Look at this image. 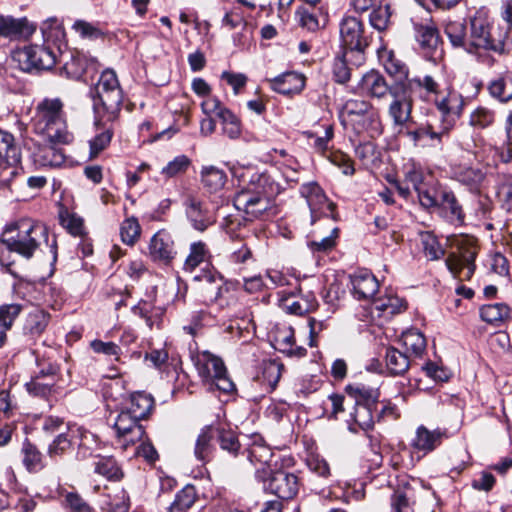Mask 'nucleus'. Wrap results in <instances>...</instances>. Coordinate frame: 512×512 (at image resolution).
<instances>
[{
  "mask_svg": "<svg viewBox=\"0 0 512 512\" xmlns=\"http://www.w3.org/2000/svg\"><path fill=\"white\" fill-rule=\"evenodd\" d=\"M191 165V160L186 155L176 156L173 160L169 161L166 166L161 170V174L170 179L184 174Z\"/></svg>",
  "mask_w": 512,
  "mask_h": 512,
  "instance_id": "59",
  "label": "nucleus"
},
{
  "mask_svg": "<svg viewBox=\"0 0 512 512\" xmlns=\"http://www.w3.org/2000/svg\"><path fill=\"white\" fill-rule=\"evenodd\" d=\"M391 16L389 5L378 6L370 13V24L378 31L385 30Z\"/></svg>",
  "mask_w": 512,
  "mask_h": 512,
  "instance_id": "63",
  "label": "nucleus"
},
{
  "mask_svg": "<svg viewBox=\"0 0 512 512\" xmlns=\"http://www.w3.org/2000/svg\"><path fill=\"white\" fill-rule=\"evenodd\" d=\"M62 505L68 512H91L94 509L78 492L63 491Z\"/></svg>",
  "mask_w": 512,
  "mask_h": 512,
  "instance_id": "54",
  "label": "nucleus"
},
{
  "mask_svg": "<svg viewBox=\"0 0 512 512\" xmlns=\"http://www.w3.org/2000/svg\"><path fill=\"white\" fill-rule=\"evenodd\" d=\"M446 437V430L439 428L435 430H429L425 426L421 425L416 430L415 437L411 442V446L413 449L427 454L440 446L443 439Z\"/></svg>",
  "mask_w": 512,
  "mask_h": 512,
  "instance_id": "23",
  "label": "nucleus"
},
{
  "mask_svg": "<svg viewBox=\"0 0 512 512\" xmlns=\"http://www.w3.org/2000/svg\"><path fill=\"white\" fill-rule=\"evenodd\" d=\"M196 368L205 383L214 385L224 393H231L236 390L235 384L227 374L224 362L212 353L205 351L199 354Z\"/></svg>",
  "mask_w": 512,
  "mask_h": 512,
  "instance_id": "9",
  "label": "nucleus"
},
{
  "mask_svg": "<svg viewBox=\"0 0 512 512\" xmlns=\"http://www.w3.org/2000/svg\"><path fill=\"white\" fill-rule=\"evenodd\" d=\"M272 90L284 94H295L302 91L305 86V78L296 72H285L269 80Z\"/></svg>",
  "mask_w": 512,
  "mask_h": 512,
  "instance_id": "28",
  "label": "nucleus"
},
{
  "mask_svg": "<svg viewBox=\"0 0 512 512\" xmlns=\"http://www.w3.org/2000/svg\"><path fill=\"white\" fill-rule=\"evenodd\" d=\"M34 27L29 25L27 19H14L12 17L0 16V35L6 37L31 35Z\"/></svg>",
  "mask_w": 512,
  "mask_h": 512,
  "instance_id": "36",
  "label": "nucleus"
},
{
  "mask_svg": "<svg viewBox=\"0 0 512 512\" xmlns=\"http://www.w3.org/2000/svg\"><path fill=\"white\" fill-rule=\"evenodd\" d=\"M301 195L306 198L310 207L312 218L318 211H322L325 207L331 213L334 212L336 205L329 201L323 189L315 182L304 184L301 187Z\"/></svg>",
  "mask_w": 512,
  "mask_h": 512,
  "instance_id": "24",
  "label": "nucleus"
},
{
  "mask_svg": "<svg viewBox=\"0 0 512 512\" xmlns=\"http://www.w3.org/2000/svg\"><path fill=\"white\" fill-rule=\"evenodd\" d=\"M66 56L62 53L60 54L61 59ZM68 56L69 59L64 60L63 71L71 79L81 80L90 70H97V61L88 58L82 53L70 52Z\"/></svg>",
  "mask_w": 512,
  "mask_h": 512,
  "instance_id": "21",
  "label": "nucleus"
},
{
  "mask_svg": "<svg viewBox=\"0 0 512 512\" xmlns=\"http://www.w3.org/2000/svg\"><path fill=\"white\" fill-rule=\"evenodd\" d=\"M204 114L215 116L220 120L223 134L230 139H237L241 135L240 119L227 109L216 97H208L201 103Z\"/></svg>",
  "mask_w": 512,
  "mask_h": 512,
  "instance_id": "15",
  "label": "nucleus"
},
{
  "mask_svg": "<svg viewBox=\"0 0 512 512\" xmlns=\"http://www.w3.org/2000/svg\"><path fill=\"white\" fill-rule=\"evenodd\" d=\"M280 306L289 314L301 316L314 311L318 306V302L315 295L312 292H308L299 297L292 294L283 296L280 299Z\"/></svg>",
  "mask_w": 512,
  "mask_h": 512,
  "instance_id": "27",
  "label": "nucleus"
},
{
  "mask_svg": "<svg viewBox=\"0 0 512 512\" xmlns=\"http://www.w3.org/2000/svg\"><path fill=\"white\" fill-rule=\"evenodd\" d=\"M184 206L186 217L194 230L203 233L215 224V213L200 199L191 195L187 196Z\"/></svg>",
  "mask_w": 512,
  "mask_h": 512,
  "instance_id": "17",
  "label": "nucleus"
},
{
  "mask_svg": "<svg viewBox=\"0 0 512 512\" xmlns=\"http://www.w3.org/2000/svg\"><path fill=\"white\" fill-rule=\"evenodd\" d=\"M423 489V483L416 479L403 483L390 497V512H415L416 503Z\"/></svg>",
  "mask_w": 512,
  "mask_h": 512,
  "instance_id": "16",
  "label": "nucleus"
},
{
  "mask_svg": "<svg viewBox=\"0 0 512 512\" xmlns=\"http://www.w3.org/2000/svg\"><path fill=\"white\" fill-rule=\"evenodd\" d=\"M435 93L437 91V82L430 75H425L423 80H413L406 86L402 84H392L390 95L393 100L388 107V115L393 120L394 126L400 127V131L406 125H412L413 97L418 95L422 97V92Z\"/></svg>",
  "mask_w": 512,
  "mask_h": 512,
  "instance_id": "4",
  "label": "nucleus"
},
{
  "mask_svg": "<svg viewBox=\"0 0 512 512\" xmlns=\"http://www.w3.org/2000/svg\"><path fill=\"white\" fill-rule=\"evenodd\" d=\"M75 431L66 427L64 432H60L49 444L47 453L51 458L61 457L66 454L73 445Z\"/></svg>",
  "mask_w": 512,
  "mask_h": 512,
  "instance_id": "47",
  "label": "nucleus"
},
{
  "mask_svg": "<svg viewBox=\"0 0 512 512\" xmlns=\"http://www.w3.org/2000/svg\"><path fill=\"white\" fill-rule=\"evenodd\" d=\"M41 241H48L47 227L30 219H22L5 229L0 245L10 252L30 259Z\"/></svg>",
  "mask_w": 512,
  "mask_h": 512,
  "instance_id": "5",
  "label": "nucleus"
},
{
  "mask_svg": "<svg viewBox=\"0 0 512 512\" xmlns=\"http://www.w3.org/2000/svg\"><path fill=\"white\" fill-rule=\"evenodd\" d=\"M34 129L50 143L68 144L72 135L67 131L63 102L59 98H45L38 103L33 118Z\"/></svg>",
  "mask_w": 512,
  "mask_h": 512,
  "instance_id": "6",
  "label": "nucleus"
},
{
  "mask_svg": "<svg viewBox=\"0 0 512 512\" xmlns=\"http://www.w3.org/2000/svg\"><path fill=\"white\" fill-rule=\"evenodd\" d=\"M441 216L450 223H462L464 213L455 194L446 189L439 190V202L437 207Z\"/></svg>",
  "mask_w": 512,
  "mask_h": 512,
  "instance_id": "26",
  "label": "nucleus"
},
{
  "mask_svg": "<svg viewBox=\"0 0 512 512\" xmlns=\"http://www.w3.org/2000/svg\"><path fill=\"white\" fill-rule=\"evenodd\" d=\"M23 464L29 472H38L45 467L43 455L28 439L22 444Z\"/></svg>",
  "mask_w": 512,
  "mask_h": 512,
  "instance_id": "46",
  "label": "nucleus"
},
{
  "mask_svg": "<svg viewBox=\"0 0 512 512\" xmlns=\"http://www.w3.org/2000/svg\"><path fill=\"white\" fill-rule=\"evenodd\" d=\"M295 332L291 326L278 328L274 336L275 348L289 357L302 358L307 354L306 348L295 345Z\"/></svg>",
  "mask_w": 512,
  "mask_h": 512,
  "instance_id": "25",
  "label": "nucleus"
},
{
  "mask_svg": "<svg viewBox=\"0 0 512 512\" xmlns=\"http://www.w3.org/2000/svg\"><path fill=\"white\" fill-rule=\"evenodd\" d=\"M371 106V103L360 100V99H350L345 102L343 106V112L349 118V121L352 123L355 118L362 116Z\"/></svg>",
  "mask_w": 512,
  "mask_h": 512,
  "instance_id": "64",
  "label": "nucleus"
},
{
  "mask_svg": "<svg viewBox=\"0 0 512 512\" xmlns=\"http://www.w3.org/2000/svg\"><path fill=\"white\" fill-rule=\"evenodd\" d=\"M420 241L423 252L429 260H438L445 254V250L439 244L437 237L430 231L420 233Z\"/></svg>",
  "mask_w": 512,
  "mask_h": 512,
  "instance_id": "53",
  "label": "nucleus"
},
{
  "mask_svg": "<svg viewBox=\"0 0 512 512\" xmlns=\"http://www.w3.org/2000/svg\"><path fill=\"white\" fill-rule=\"evenodd\" d=\"M95 472L109 480L118 481L123 477V472L115 459L105 457L95 463Z\"/></svg>",
  "mask_w": 512,
  "mask_h": 512,
  "instance_id": "58",
  "label": "nucleus"
},
{
  "mask_svg": "<svg viewBox=\"0 0 512 512\" xmlns=\"http://www.w3.org/2000/svg\"><path fill=\"white\" fill-rule=\"evenodd\" d=\"M385 360L388 371L394 376L404 375L410 366L408 355L394 347L386 349Z\"/></svg>",
  "mask_w": 512,
  "mask_h": 512,
  "instance_id": "43",
  "label": "nucleus"
},
{
  "mask_svg": "<svg viewBox=\"0 0 512 512\" xmlns=\"http://www.w3.org/2000/svg\"><path fill=\"white\" fill-rule=\"evenodd\" d=\"M177 256L175 240L166 229L158 230L148 244V257L152 262L169 266Z\"/></svg>",
  "mask_w": 512,
  "mask_h": 512,
  "instance_id": "14",
  "label": "nucleus"
},
{
  "mask_svg": "<svg viewBox=\"0 0 512 512\" xmlns=\"http://www.w3.org/2000/svg\"><path fill=\"white\" fill-rule=\"evenodd\" d=\"M226 181V173L218 167L204 166L201 170V182L209 192L221 190Z\"/></svg>",
  "mask_w": 512,
  "mask_h": 512,
  "instance_id": "44",
  "label": "nucleus"
},
{
  "mask_svg": "<svg viewBox=\"0 0 512 512\" xmlns=\"http://www.w3.org/2000/svg\"><path fill=\"white\" fill-rule=\"evenodd\" d=\"M93 101L94 125L97 133L90 140V156L96 157L110 144L114 130L112 123L118 118L123 103V91L114 70H104L90 90Z\"/></svg>",
  "mask_w": 512,
  "mask_h": 512,
  "instance_id": "1",
  "label": "nucleus"
},
{
  "mask_svg": "<svg viewBox=\"0 0 512 512\" xmlns=\"http://www.w3.org/2000/svg\"><path fill=\"white\" fill-rule=\"evenodd\" d=\"M43 147L37 154V162L43 166L59 167L65 162V154L53 144Z\"/></svg>",
  "mask_w": 512,
  "mask_h": 512,
  "instance_id": "55",
  "label": "nucleus"
},
{
  "mask_svg": "<svg viewBox=\"0 0 512 512\" xmlns=\"http://www.w3.org/2000/svg\"><path fill=\"white\" fill-rule=\"evenodd\" d=\"M210 257L208 246L203 241H195L190 244L189 253L184 261L183 269L193 272L198 266Z\"/></svg>",
  "mask_w": 512,
  "mask_h": 512,
  "instance_id": "41",
  "label": "nucleus"
},
{
  "mask_svg": "<svg viewBox=\"0 0 512 512\" xmlns=\"http://www.w3.org/2000/svg\"><path fill=\"white\" fill-rule=\"evenodd\" d=\"M354 297L358 300H370L378 291L376 277L366 269H360L350 276Z\"/></svg>",
  "mask_w": 512,
  "mask_h": 512,
  "instance_id": "22",
  "label": "nucleus"
},
{
  "mask_svg": "<svg viewBox=\"0 0 512 512\" xmlns=\"http://www.w3.org/2000/svg\"><path fill=\"white\" fill-rule=\"evenodd\" d=\"M510 315V308L505 303L483 305L480 308L481 319L489 324L498 325L504 322Z\"/></svg>",
  "mask_w": 512,
  "mask_h": 512,
  "instance_id": "49",
  "label": "nucleus"
},
{
  "mask_svg": "<svg viewBox=\"0 0 512 512\" xmlns=\"http://www.w3.org/2000/svg\"><path fill=\"white\" fill-rule=\"evenodd\" d=\"M414 38L421 51L432 56L441 44L439 30L433 21L413 23Z\"/></svg>",
  "mask_w": 512,
  "mask_h": 512,
  "instance_id": "18",
  "label": "nucleus"
},
{
  "mask_svg": "<svg viewBox=\"0 0 512 512\" xmlns=\"http://www.w3.org/2000/svg\"><path fill=\"white\" fill-rule=\"evenodd\" d=\"M476 252L465 250L461 255L451 253L446 258V266L449 271L460 280H469L475 271Z\"/></svg>",
  "mask_w": 512,
  "mask_h": 512,
  "instance_id": "20",
  "label": "nucleus"
},
{
  "mask_svg": "<svg viewBox=\"0 0 512 512\" xmlns=\"http://www.w3.org/2000/svg\"><path fill=\"white\" fill-rule=\"evenodd\" d=\"M197 498L196 488L193 485H186L177 492L168 512H191Z\"/></svg>",
  "mask_w": 512,
  "mask_h": 512,
  "instance_id": "42",
  "label": "nucleus"
},
{
  "mask_svg": "<svg viewBox=\"0 0 512 512\" xmlns=\"http://www.w3.org/2000/svg\"><path fill=\"white\" fill-rule=\"evenodd\" d=\"M373 309L378 312L379 317L390 318L406 309V303L396 295H386L373 299Z\"/></svg>",
  "mask_w": 512,
  "mask_h": 512,
  "instance_id": "34",
  "label": "nucleus"
},
{
  "mask_svg": "<svg viewBox=\"0 0 512 512\" xmlns=\"http://www.w3.org/2000/svg\"><path fill=\"white\" fill-rule=\"evenodd\" d=\"M486 176V171L480 167L459 165L452 169V178L476 195L481 193Z\"/></svg>",
  "mask_w": 512,
  "mask_h": 512,
  "instance_id": "19",
  "label": "nucleus"
},
{
  "mask_svg": "<svg viewBox=\"0 0 512 512\" xmlns=\"http://www.w3.org/2000/svg\"><path fill=\"white\" fill-rule=\"evenodd\" d=\"M469 28L468 54L478 51L493 52L499 56L508 54V31L495 28L488 12L480 9L467 19Z\"/></svg>",
  "mask_w": 512,
  "mask_h": 512,
  "instance_id": "3",
  "label": "nucleus"
},
{
  "mask_svg": "<svg viewBox=\"0 0 512 512\" xmlns=\"http://www.w3.org/2000/svg\"><path fill=\"white\" fill-rule=\"evenodd\" d=\"M352 125L357 133L367 132L370 137L380 135L383 130L379 111L373 106H371L362 116L355 118Z\"/></svg>",
  "mask_w": 512,
  "mask_h": 512,
  "instance_id": "32",
  "label": "nucleus"
},
{
  "mask_svg": "<svg viewBox=\"0 0 512 512\" xmlns=\"http://www.w3.org/2000/svg\"><path fill=\"white\" fill-rule=\"evenodd\" d=\"M240 189L234 196V206L243 211L246 220L253 221L271 207V202L282 190L271 175L258 173L253 168H239L233 171Z\"/></svg>",
  "mask_w": 512,
  "mask_h": 512,
  "instance_id": "2",
  "label": "nucleus"
},
{
  "mask_svg": "<svg viewBox=\"0 0 512 512\" xmlns=\"http://www.w3.org/2000/svg\"><path fill=\"white\" fill-rule=\"evenodd\" d=\"M425 100H433L437 109L444 118V130L449 131L455 120L460 117L464 107V99L462 95L454 90H449L445 95H441L439 84L437 83V91L435 93L422 92Z\"/></svg>",
  "mask_w": 512,
  "mask_h": 512,
  "instance_id": "11",
  "label": "nucleus"
},
{
  "mask_svg": "<svg viewBox=\"0 0 512 512\" xmlns=\"http://www.w3.org/2000/svg\"><path fill=\"white\" fill-rule=\"evenodd\" d=\"M361 86L363 90L376 98H382L387 93L390 94L391 90V85L389 86L385 78L374 70H371L362 77Z\"/></svg>",
  "mask_w": 512,
  "mask_h": 512,
  "instance_id": "39",
  "label": "nucleus"
},
{
  "mask_svg": "<svg viewBox=\"0 0 512 512\" xmlns=\"http://www.w3.org/2000/svg\"><path fill=\"white\" fill-rule=\"evenodd\" d=\"M194 281L199 282L198 293L204 304L220 303L221 306L223 305V296L229 291V288L219 273L203 270L201 274L194 276Z\"/></svg>",
  "mask_w": 512,
  "mask_h": 512,
  "instance_id": "13",
  "label": "nucleus"
},
{
  "mask_svg": "<svg viewBox=\"0 0 512 512\" xmlns=\"http://www.w3.org/2000/svg\"><path fill=\"white\" fill-rule=\"evenodd\" d=\"M351 58L350 53H346L345 51L335 58L333 63V75L336 82L344 84L350 80L351 71L347 62L350 61Z\"/></svg>",
  "mask_w": 512,
  "mask_h": 512,
  "instance_id": "60",
  "label": "nucleus"
},
{
  "mask_svg": "<svg viewBox=\"0 0 512 512\" xmlns=\"http://www.w3.org/2000/svg\"><path fill=\"white\" fill-rule=\"evenodd\" d=\"M412 125L404 126L405 131L402 129L401 133H404L415 145L419 144L425 137H429L431 140H441V136L448 131H445L444 128L442 131L438 132L433 129V127L429 124L420 125L416 128H411Z\"/></svg>",
  "mask_w": 512,
  "mask_h": 512,
  "instance_id": "51",
  "label": "nucleus"
},
{
  "mask_svg": "<svg viewBox=\"0 0 512 512\" xmlns=\"http://www.w3.org/2000/svg\"><path fill=\"white\" fill-rule=\"evenodd\" d=\"M377 407L354 404V412L351 414L355 424L362 430L368 431L373 428L376 415H374Z\"/></svg>",
  "mask_w": 512,
  "mask_h": 512,
  "instance_id": "52",
  "label": "nucleus"
},
{
  "mask_svg": "<svg viewBox=\"0 0 512 512\" xmlns=\"http://www.w3.org/2000/svg\"><path fill=\"white\" fill-rule=\"evenodd\" d=\"M0 160L11 167L21 162L20 148L15 145L13 135L2 130H0Z\"/></svg>",
  "mask_w": 512,
  "mask_h": 512,
  "instance_id": "38",
  "label": "nucleus"
},
{
  "mask_svg": "<svg viewBox=\"0 0 512 512\" xmlns=\"http://www.w3.org/2000/svg\"><path fill=\"white\" fill-rule=\"evenodd\" d=\"M22 310L23 306L19 303L0 305V331H4L6 334L12 328Z\"/></svg>",
  "mask_w": 512,
  "mask_h": 512,
  "instance_id": "57",
  "label": "nucleus"
},
{
  "mask_svg": "<svg viewBox=\"0 0 512 512\" xmlns=\"http://www.w3.org/2000/svg\"><path fill=\"white\" fill-rule=\"evenodd\" d=\"M141 227L135 217L127 218L120 228L121 239L127 245H133L140 237Z\"/></svg>",
  "mask_w": 512,
  "mask_h": 512,
  "instance_id": "61",
  "label": "nucleus"
},
{
  "mask_svg": "<svg viewBox=\"0 0 512 512\" xmlns=\"http://www.w3.org/2000/svg\"><path fill=\"white\" fill-rule=\"evenodd\" d=\"M59 48L49 44H31L17 48L12 52V59L24 72L49 70L58 61Z\"/></svg>",
  "mask_w": 512,
  "mask_h": 512,
  "instance_id": "8",
  "label": "nucleus"
},
{
  "mask_svg": "<svg viewBox=\"0 0 512 512\" xmlns=\"http://www.w3.org/2000/svg\"><path fill=\"white\" fill-rule=\"evenodd\" d=\"M248 460L253 464H259L261 467L257 470L262 471L269 464L273 453L270 447L265 443L263 437L259 434L251 436V443L247 449Z\"/></svg>",
  "mask_w": 512,
  "mask_h": 512,
  "instance_id": "29",
  "label": "nucleus"
},
{
  "mask_svg": "<svg viewBox=\"0 0 512 512\" xmlns=\"http://www.w3.org/2000/svg\"><path fill=\"white\" fill-rule=\"evenodd\" d=\"M130 508L129 496L121 489L114 495L108 494L100 505V512H128Z\"/></svg>",
  "mask_w": 512,
  "mask_h": 512,
  "instance_id": "50",
  "label": "nucleus"
},
{
  "mask_svg": "<svg viewBox=\"0 0 512 512\" xmlns=\"http://www.w3.org/2000/svg\"><path fill=\"white\" fill-rule=\"evenodd\" d=\"M346 392L355 399V404L377 407L379 405V391L364 384L348 385Z\"/></svg>",
  "mask_w": 512,
  "mask_h": 512,
  "instance_id": "40",
  "label": "nucleus"
},
{
  "mask_svg": "<svg viewBox=\"0 0 512 512\" xmlns=\"http://www.w3.org/2000/svg\"><path fill=\"white\" fill-rule=\"evenodd\" d=\"M341 48L350 53V62L360 66L365 62V54L372 42V33L366 30L363 22L354 16H345L339 23Z\"/></svg>",
  "mask_w": 512,
  "mask_h": 512,
  "instance_id": "7",
  "label": "nucleus"
},
{
  "mask_svg": "<svg viewBox=\"0 0 512 512\" xmlns=\"http://www.w3.org/2000/svg\"><path fill=\"white\" fill-rule=\"evenodd\" d=\"M489 95L501 103L512 100V75L502 73L491 79L487 85Z\"/></svg>",
  "mask_w": 512,
  "mask_h": 512,
  "instance_id": "33",
  "label": "nucleus"
},
{
  "mask_svg": "<svg viewBox=\"0 0 512 512\" xmlns=\"http://www.w3.org/2000/svg\"><path fill=\"white\" fill-rule=\"evenodd\" d=\"M216 436L222 450L227 451L233 456L238 455L241 444L236 432L231 429L216 428Z\"/></svg>",
  "mask_w": 512,
  "mask_h": 512,
  "instance_id": "56",
  "label": "nucleus"
},
{
  "mask_svg": "<svg viewBox=\"0 0 512 512\" xmlns=\"http://www.w3.org/2000/svg\"><path fill=\"white\" fill-rule=\"evenodd\" d=\"M216 437V428L212 425L205 426L197 437L194 455L201 462L209 461L213 451L212 441Z\"/></svg>",
  "mask_w": 512,
  "mask_h": 512,
  "instance_id": "37",
  "label": "nucleus"
},
{
  "mask_svg": "<svg viewBox=\"0 0 512 512\" xmlns=\"http://www.w3.org/2000/svg\"><path fill=\"white\" fill-rule=\"evenodd\" d=\"M256 475L264 481L265 489L280 499L289 500L298 493L299 482L298 477L294 473L284 469H277L268 474L263 469L262 471L257 470Z\"/></svg>",
  "mask_w": 512,
  "mask_h": 512,
  "instance_id": "10",
  "label": "nucleus"
},
{
  "mask_svg": "<svg viewBox=\"0 0 512 512\" xmlns=\"http://www.w3.org/2000/svg\"><path fill=\"white\" fill-rule=\"evenodd\" d=\"M49 323V314L40 309H34L29 312L25 324L24 332L32 337L40 336Z\"/></svg>",
  "mask_w": 512,
  "mask_h": 512,
  "instance_id": "45",
  "label": "nucleus"
},
{
  "mask_svg": "<svg viewBox=\"0 0 512 512\" xmlns=\"http://www.w3.org/2000/svg\"><path fill=\"white\" fill-rule=\"evenodd\" d=\"M154 398L145 392H134L124 409L140 421L147 419L154 409Z\"/></svg>",
  "mask_w": 512,
  "mask_h": 512,
  "instance_id": "30",
  "label": "nucleus"
},
{
  "mask_svg": "<svg viewBox=\"0 0 512 512\" xmlns=\"http://www.w3.org/2000/svg\"><path fill=\"white\" fill-rule=\"evenodd\" d=\"M494 112L485 107H478L471 115L469 123L474 128L485 129L494 122Z\"/></svg>",
  "mask_w": 512,
  "mask_h": 512,
  "instance_id": "62",
  "label": "nucleus"
},
{
  "mask_svg": "<svg viewBox=\"0 0 512 512\" xmlns=\"http://www.w3.org/2000/svg\"><path fill=\"white\" fill-rule=\"evenodd\" d=\"M400 341L408 352L415 357H421L426 350V339L417 329H410L402 333Z\"/></svg>",
  "mask_w": 512,
  "mask_h": 512,
  "instance_id": "48",
  "label": "nucleus"
},
{
  "mask_svg": "<svg viewBox=\"0 0 512 512\" xmlns=\"http://www.w3.org/2000/svg\"><path fill=\"white\" fill-rule=\"evenodd\" d=\"M112 427L118 443L124 449L136 444L146 436L145 427L141 424V421L125 409L118 413Z\"/></svg>",
  "mask_w": 512,
  "mask_h": 512,
  "instance_id": "12",
  "label": "nucleus"
},
{
  "mask_svg": "<svg viewBox=\"0 0 512 512\" xmlns=\"http://www.w3.org/2000/svg\"><path fill=\"white\" fill-rule=\"evenodd\" d=\"M467 27V20L465 22L449 21L444 32L454 48H462L468 53L469 31H467Z\"/></svg>",
  "mask_w": 512,
  "mask_h": 512,
  "instance_id": "35",
  "label": "nucleus"
},
{
  "mask_svg": "<svg viewBox=\"0 0 512 512\" xmlns=\"http://www.w3.org/2000/svg\"><path fill=\"white\" fill-rule=\"evenodd\" d=\"M385 71L394 79L393 84H402L406 86L413 80H423V77L409 78V69L395 54L390 51L384 59Z\"/></svg>",
  "mask_w": 512,
  "mask_h": 512,
  "instance_id": "31",
  "label": "nucleus"
}]
</instances>
